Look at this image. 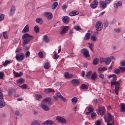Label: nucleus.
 Instances as JSON below:
<instances>
[{
    "mask_svg": "<svg viewBox=\"0 0 125 125\" xmlns=\"http://www.w3.org/2000/svg\"><path fill=\"white\" fill-rule=\"evenodd\" d=\"M22 39H24L22 43V45L24 46L27 45L33 38V37L28 33H26L24 34L22 36Z\"/></svg>",
    "mask_w": 125,
    "mask_h": 125,
    "instance_id": "nucleus-1",
    "label": "nucleus"
},
{
    "mask_svg": "<svg viewBox=\"0 0 125 125\" xmlns=\"http://www.w3.org/2000/svg\"><path fill=\"white\" fill-rule=\"evenodd\" d=\"M96 30L98 31H100L102 30L103 28L102 23L100 21H98L95 25Z\"/></svg>",
    "mask_w": 125,
    "mask_h": 125,
    "instance_id": "nucleus-2",
    "label": "nucleus"
},
{
    "mask_svg": "<svg viewBox=\"0 0 125 125\" xmlns=\"http://www.w3.org/2000/svg\"><path fill=\"white\" fill-rule=\"evenodd\" d=\"M81 52L86 58H88L90 56L89 51L86 48H84L82 49Z\"/></svg>",
    "mask_w": 125,
    "mask_h": 125,
    "instance_id": "nucleus-3",
    "label": "nucleus"
},
{
    "mask_svg": "<svg viewBox=\"0 0 125 125\" xmlns=\"http://www.w3.org/2000/svg\"><path fill=\"white\" fill-rule=\"evenodd\" d=\"M113 118L114 117L113 116L110 114L109 113L107 114V118H106L105 115L104 116V119L105 121L106 122H110Z\"/></svg>",
    "mask_w": 125,
    "mask_h": 125,
    "instance_id": "nucleus-4",
    "label": "nucleus"
},
{
    "mask_svg": "<svg viewBox=\"0 0 125 125\" xmlns=\"http://www.w3.org/2000/svg\"><path fill=\"white\" fill-rule=\"evenodd\" d=\"M42 103L44 104H46L48 103L49 105H51L52 104V103L51 102V100L49 97L43 99L42 100Z\"/></svg>",
    "mask_w": 125,
    "mask_h": 125,
    "instance_id": "nucleus-5",
    "label": "nucleus"
},
{
    "mask_svg": "<svg viewBox=\"0 0 125 125\" xmlns=\"http://www.w3.org/2000/svg\"><path fill=\"white\" fill-rule=\"evenodd\" d=\"M25 55L23 53H21L20 55H17L15 56L16 59L19 61H21L24 59Z\"/></svg>",
    "mask_w": 125,
    "mask_h": 125,
    "instance_id": "nucleus-6",
    "label": "nucleus"
},
{
    "mask_svg": "<svg viewBox=\"0 0 125 125\" xmlns=\"http://www.w3.org/2000/svg\"><path fill=\"white\" fill-rule=\"evenodd\" d=\"M105 108L104 107H102L96 110L98 114L103 115L105 112Z\"/></svg>",
    "mask_w": 125,
    "mask_h": 125,
    "instance_id": "nucleus-7",
    "label": "nucleus"
},
{
    "mask_svg": "<svg viewBox=\"0 0 125 125\" xmlns=\"http://www.w3.org/2000/svg\"><path fill=\"white\" fill-rule=\"evenodd\" d=\"M56 120L62 124L65 123L66 122V120L62 117L57 116L56 117Z\"/></svg>",
    "mask_w": 125,
    "mask_h": 125,
    "instance_id": "nucleus-8",
    "label": "nucleus"
},
{
    "mask_svg": "<svg viewBox=\"0 0 125 125\" xmlns=\"http://www.w3.org/2000/svg\"><path fill=\"white\" fill-rule=\"evenodd\" d=\"M44 15L47 17L49 19H51L52 18V13L49 12H44Z\"/></svg>",
    "mask_w": 125,
    "mask_h": 125,
    "instance_id": "nucleus-9",
    "label": "nucleus"
},
{
    "mask_svg": "<svg viewBox=\"0 0 125 125\" xmlns=\"http://www.w3.org/2000/svg\"><path fill=\"white\" fill-rule=\"evenodd\" d=\"M43 103H42L40 106L45 111H48L50 110L49 108L46 105Z\"/></svg>",
    "mask_w": 125,
    "mask_h": 125,
    "instance_id": "nucleus-10",
    "label": "nucleus"
},
{
    "mask_svg": "<svg viewBox=\"0 0 125 125\" xmlns=\"http://www.w3.org/2000/svg\"><path fill=\"white\" fill-rule=\"evenodd\" d=\"M69 19V17L67 16H63L62 17L63 21L66 24H67L68 23Z\"/></svg>",
    "mask_w": 125,
    "mask_h": 125,
    "instance_id": "nucleus-11",
    "label": "nucleus"
},
{
    "mask_svg": "<svg viewBox=\"0 0 125 125\" xmlns=\"http://www.w3.org/2000/svg\"><path fill=\"white\" fill-rule=\"evenodd\" d=\"M53 124V122L52 120H47L43 122L42 125H52Z\"/></svg>",
    "mask_w": 125,
    "mask_h": 125,
    "instance_id": "nucleus-12",
    "label": "nucleus"
},
{
    "mask_svg": "<svg viewBox=\"0 0 125 125\" xmlns=\"http://www.w3.org/2000/svg\"><path fill=\"white\" fill-rule=\"evenodd\" d=\"M97 77V75L96 73L95 72H94L92 73L90 77V78L93 81H94L96 79Z\"/></svg>",
    "mask_w": 125,
    "mask_h": 125,
    "instance_id": "nucleus-13",
    "label": "nucleus"
},
{
    "mask_svg": "<svg viewBox=\"0 0 125 125\" xmlns=\"http://www.w3.org/2000/svg\"><path fill=\"white\" fill-rule=\"evenodd\" d=\"M15 10V7L14 6H11L9 14L10 15H12L14 13Z\"/></svg>",
    "mask_w": 125,
    "mask_h": 125,
    "instance_id": "nucleus-14",
    "label": "nucleus"
},
{
    "mask_svg": "<svg viewBox=\"0 0 125 125\" xmlns=\"http://www.w3.org/2000/svg\"><path fill=\"white\" fill-rule=\"evenodd\" d=\"M100 7L101 8L104 9L106 6V4L103 1H101L100 2Z\"/></svg>",
    "mask_w": 125,
    "mask_h": 125,
    "instance_id": "nucleus-15",
    "label": "nucleus"
},
{
    "mask_svg": "<svg viewBox=\"0 0 125 125\" xmlns=\"http://www.w3.org/2000/svg\"><path fill=\"white\" fill-rule=\"evenodd\" d=\"M69 29V26H64L62 28V31L61 32V35H63Z\"/></svg>",
    "mask_w": 125,
    "mask_h": 125,
    "instance_id": "nucleus-16",
    "label": "nucleus"
},
{
    "mask_svg": "<svg viewBox=\"0 0 125 125\" xmlns=\"http://www.w3.org/2000/svg\"><path fill=\"white\" fill-rule=\"evenodd\" d=\"M71 82L75 86H78L79 83V81L78 80L74 79L71 81Z\"/></svg>",
    "mask_w": 125,
    "mask_h": 125,
    "instance_id": "nucleus-17",
    "label": "nucleus"
},
{
    "mask_svg": "<svg viewBox=\"0 0 125 125\" xmlns=\"http://www.w3.org/2000/svg\"><path fill=\"white\" fill-rule=\"evenodd\" d=\"M79 13L78 11L76 10L70 12L69 15L70 16H73L78 14Z\"/></svg>",
    "mask_w": 125,
    "mask_h": 125,
    "instance_id": "nucleus-18",
    "label": "nucleus"
},
{
    "mask_svg": "<svg viewBox=\"0 0 125 125\" xmlns=\"http://www.w3.org/2000/svg\"><path fill=\"white\" fill-rule=\"evenodd\" d=\"M56 95L59 97L64 102H65L66 101V99L64 98L60 93L58 92L56 93Z\"/></svg>",
    "mask_w": 125,
    "mask_h": 125,
    "instance_id": "nucleus-19",
    "label": "nucleus"
},
{
    "mask_svg": "<svg viewBox=\"0 0 125 125\" xmlns=\"http://www.w3.org/2000/svg\"><path fill=\"white\" fill-rule=\"evenodd\" d=\"M36 21L37 23L41 24L43 23V21L41 18H38L36 19Z\"/></svg>",
    "mask_w": 125,
    "mask_h": 125,
    "instance_id": "nucleus-20",
    "label": "nucleus"
},
{
    "mask_svg": "<svg viewBox=\"0 0 125 125\" xmlns=\"http://www.w3.org/2000/svg\"><path fill=\"white\" fill-rule=\"evenodd\" d=\"M44 92L46 93H49L50 92H54L55 91L52 88H49L48 89H45L44 90Z\"/></svg>",
    "mask_w": 125,
    "mask_h": 125,
    "instance_id": "nucleus-21",
    "label": "nucleus"
},
{
    "mask_svg": "<svg viewBox=\"0 0 125 125\" xmlns=\"http://www.w3.org/2000/svg\"><path fill=\"white\" fill-rule=\"evenodd\" d=\"M121 105L120 111L125 112V104L123 103H121L120 104Z\"/></svg>",
    "mask_w": 125,
    "mask_h": 125,
    "instance_id": "nucleus-22",
    "label": "nucleus"
},
{
    "mask_svg": "<svg viewBox=\"0 0 125 125\" xmlns=\"http://www.w3.org/2000/svg\"><path fill=\"white\" fill-rule=\"evenodd\" d=\"M29 30V26L28 25H26L24 27V29L22 31L23 33L28 32Z\"/></svg>",
    "mask_w": 125,
    "mask_h": 125,
    "instance_id": "nucleus-23",
    "label": "nucleus"
},
{
    "mask_svg": "<svg viewBox=\"0 0 125 125\" xmlns=\"http://www.w3.org/2000/svg\"><path fill=\"white\" fill-rule=\"evenodd\" d=\"M122 5V3L120 1H119L117 3L114 4V6L115 8H117L118 6H121Z\"/></svg>",
    "mask_w": 125,
    "mask_h": 125,
    "instance_id": "nucleus-24",
    "label": "nucleus"
},
{
    "mask_svg": "<svg viewBox=\"0 0 125 125\" xmlns=\"http://www.w3.org/2000/svg\"><path fill=\"white\" fill-rule=\"evenodd\" d=\"M90 34L91 33H90L87 32L86 33L84 38V39L86 40H88L90 38Z\"/></svg>",
    "mask_w": 125,
    "mask_h": 125,
    "instance_id": "nucleus-25",
    "label": "nucleus"
},
{
    "mask_svg": "<svg viewBox=\"0 0 125 125\" xmlns=\"http://www.w3.org/2000/svg\"><path fill=\"white\" fill-rule=\"evenodd\" d=\"M92 73V72L91 71H90L88 72L85 74V77L88 79L90 78V75Z\"/></svg>",
    "mask_w": 125,
    "mask_h": 125,
    "instance_id": "nucleus-26",
    "label": "nucleus"
},
{
    "mask_svg": "<svg viewBox=\"0 0 125 125\" xmlns=\"http://www.w3.org/2000/svg\"><path fill=\"white\" fill-rule=\"evenodd\" d=\"M58 5V3L56 2H54L52 6V9L53 10L55 9L57 7Z\"/></svg>",
    "mask_w": 125,
    "mask_h": 125,
    "instance_id": "nucleus-27",
    "label": "nucleus"
},
{
    "mask_svg": "<svg viewBox=\"0 0 125 125\" xmlns=\"http://www.w3.org/2000/svg\"><path fill=\"white\" fill-rule=\"evenodd\" d=\"M43 40L46 43H48L49 42V39L46 35H45L43 36Z\"/></svg>",
    "mask_w": 125,
    "mask_h": 125,
    "instance_id": "nucleus-28",
    "label": "nucleus"
},
{
    "mask_svg": "<svg viewBox=\"0 0 125 125\" xmlns=\"http://www.w3.org/2000/svg\"><path fill=\"white\" fill-rule=\"evenodd\" d=\"M11 62L10 61L6 60L4 62H3V64L4 66H6L7 64H10Z\"/></svg>",
    "mask_w": 125,
    "mask_h": 125,
    "instance_id": "nucleus-29",
    "label": "nucleus"
},
{
    "mask_svg": "<svg viewBox=\"0 0 125 125\" xmlns=\"http://www.w3.org/2000/svg\"><path fill=\"white\" fill-rule=\"evenodd\" d=\"M44 68L46 69H48L49 68V63L48 62H46L44 66Z\"/></svg>",
    "mask_w": 125,
    "mask_h": 125,
    "instance_id": "nucleus-30",
    "label": "nucleus"
},
{
    "mask_svg": "<svg viewBox=\"0 0 125 125\" xmlns=\"http://www.w3.org/2000/svg\"><path fill=\"white\" fill-rule=\"evenodd\" d=\"M5 105V103L2 100H0V108H2Z\"/></svg>",
    "mask_w": 125,
    "mask_h": 125,
    "instance_id": "nucleus-31",
    "label": "nucleus"
},
{
    "mask_svg": "<svg viewBox=\"0 0 125 125\" xmlns=\"http://www.w3.org/2000/svg\"><path fill=\"white\" fill-rule=\"evenodd\" d=\"M23 75V73L21 72H20L19 73H15V76L16 77H20Z\"/></svg>",
    "mask_w": 125,
    "mask_h": 125,
    "instance_id": "nucleus-32",
    "label": "nucleus"
},
{
    "mask_svg": "<svg viewBox=\"0 0 125 125\" xmlns=\"http://www.w3.org/2000/svg\"><path fill=\"white\" fill-rule=\"evenodd\" d=\"M73 29L77 31H79L81 30V28L79 26H75L74 27Z\"/></svg>",
    "mask_w": 125,
    "mask_h": 125,
    "instance_id": "nucleus-33",
    "label": "nucleus"
},
{
    "mask_svg": "<svg viewBox=\"0 0 125 125\" xmlns=\"http://www.w3.org/2000/svg\"><path fill=\"white\" fill-rule=\"evenodd\" d=\"M17 83H24V80L22 78L19 79L18 80Z\"/></svg>",
    "mask_w": 125,
    "mask_h": 125,
    "instance_id": "nucleus-34",
    "label": "nucleus"
},
{
    "mask_svg": "<svg viewBox=\"0 0 125 125\" xmlns=\"http://www.w3.org/2000/svg\"><path fill=\"white\" fill-rule=\"evenodd\" d=\"M99 59H98L96 58L94 60L93 64V65H96L98 63L99 61Z\"/></svg>",
    "mask_w": 125,
    "mask_h": 125,
    "instance_id": "nucleus-35",
    "label": "nucleus"
},
{
    "mask_svg": "<svg viewBox=\"0 0 125 125\" xmlns=\"http://www.w3.org/2000/svg\"><path fill=\"white\" fill-rule=\"evenodd\" d=\"M80 88L83 89H88V87L86 85L83 84L81 85Z\"/></svg>",
    "mask_w": 125,
    "mask_h": 125,
    "instance_id": "nucleus-36",
    "label": "nucleus"
},
{
    "mask_svg": "<svg viewBox=\"0 0 125 125\" xmlns=\"http://www.w3.org/2000/svg\"><path fill=\"white\" fill-rule=\"evenodd\" d=\"M71 101L73 103L75 104L77 102V98L76 97H73Z\"/></svg>",
    "mask_w": 125,
    "mask_h": 125,
    "instance_id": "nucleus-37",
    "label": "nucleus"
},
{
    "mask_svg": "<svg viewBox=\"0 0 125 125\" xmlns=\"http://www.w3.org/2000/svg\"><path fill=\"white\" fill-rule=\"evenodd\" d=\"M107 70V68L105 67H104L103 68L100 67L99 68L98 71H103Z\"/></svg>",
    "mask_w": 125,
    "mask_h": 125,
    "instance_id": "nucleus-38",
    "label": "nucleus"
},
{
    "mask_svg": "<svg viewBox=\"0 0 125 125\" xmlns=\"http://www.w3.org/2000/svg\"><path fill=\"white\" fill-rule=\"evenodd\" d=\"M40 123L37 121H35L33 122L31 124V125H40Z\"/></svg>",
    "mask_w": 125,
    "mask_h": 125,
    "instance_id": "nucleus-39",
    "label": "nucleus"
},
{
    "mask_svg": "<svg viewBox=\"0 0 125 125\" xmlns=\"http://www.w3.org/2000/svg\"><path fill=\"white\" fill-rule=\"evenodd\" d=\"M34 30L35 32L37 33L39 32V28L37 26H35L34 27Z\"/></svg>",
    "mask_w": 125,
    "mask_h": 125,
    "instance_id": "nucleus-40",
    "label": "nucleus"
},
{
    "mask_svg": "<svg viewBox=\"0 0 125 125\" xmlns=\"http://www.w3.org/2000/svg\"><path fill=\"white\" fill-rule=\"evenodd\" d=\"M14 91V90L13 89H9V94L10 96H11Z\"/></svg>",
    "mask_w": 125,
    "mask_h": 125,
    "instance_id": "nucleus-41",
    "label": "nucleus"
},
{
    "mask_svg": "<svg viewBox=\"0 0 125 125\" xmlns=\"http://www.w3.org/2000/svg\"><path fill=\"white\" fill-rule=\"evenodd\" d=\"M111 61V59L109 57L108 58L106 59V60L105 62L106 64L107 65H108L110 63Z\"/></svg>",
    "mask_w": 125,
    "mask_h": 125,
    "instance_id": "nucleus-42",
    "label": "nucleus"
},
{
    "mask_svg": "<svg viewBox=\"0 0 125 125\" xmlns=\"http://www.w3.org/2000/svg\"><path fill=\"white\" fill-rule=\"evenodd\" d=\"M93 3H91L90 4V6L91 8L92 9H95L97 7V5H95Z\"/></svg>",
    "mask_w": 125,
    "mask_h": 125,
    "instance_id": "nucleus-43",
    "label": "nucleus"
},
{
    "mask_svg": "<svg viewBox=\"0 0 125 125\" xmlns=\"http://www.w3.org/2000/svg\"><path fill=\"white\" fill-rule=\"evenodd\" d=\"M36 99L39 100L41 97V96L40 94H36L35 95Z\"/></svg>",
    "mask_w": 125,
    "mask_h": 125,
    "instance_id": "nucleus-44",
    "label": "nucleus"
},
{
    "mask_svg": "<svg viewBox=\"0 0 125 125\" xmlns=\"http://www.w3.org/2000/svg\"><path fill=\"white\" fill-rule=\"evenodd\" d=\"M91 40L94 41H95L96 40V38L94 35H92L91 37Z\"/></svg>",
    "mask_w": 125,
    "mask_h": 125,
    "instance_id": "nucleus-45",
    "label": "nucleus"
},
{
    "mask_svg": "<svg viewBox=\"0 0 125 125\" xmlns=\"http://www.w3.org/2000/svg\"><path fill=\"white\" fill-rule=\"evenodd\" d=\"M94 108L93 107H90L88 108V111L90 113H92L93 112Z\"/></svg>",
    "mask_w": 125,
    "mask_h": 125,
    "instance_id": "nucleus-46",
    "label": "nucleus"
},
{
    "mask_svg": "<svg viewBox=\"0 0 125 125\" xmlns=\"http://www.w3.org/2000/svg\"><path fill=\"white\" fill-rule=\"evenodd\" d=\"M7 33L6 32H3V36L5 39H6L8 37L7 35H6Z\"/></svg>",
    "mask_w": 125,
    "mask_h": 125,
    "instance_id": "nucleus-47",
    "label": "nucleus"
},
{
    "mask_svg": "<svg viewBox=\"0 0 125 125\" xmlns=\"http://www.w3.org/2000/svg\"><path fill=\"white\" fill-rule=\"evenodd\" d=\"M20 87L23 89H25L26 88L27 85L25 84H24L20 86Z\"/></svg>",
    "mask_w": 125,
    "mask_h": 125,
    "instance_id": "nucleus-48",
    "label": "nucleus"
},
{
    "mask_svg": "<svg viewBox=\"0 0 125 125\" xmlns=\"http://www.w3.org/2000/svg\"><path fill=\"white\" fill-rule=\"evenodd\" d=\"M69 74L68 72H66L64 73V76L67 78H69Z\"/></svg>",
    "mask_w": 125,
    "mask_h": 125,
    "instance_id": "nucleus-49",
    "label": "nucleus"
},
{
    "mask_svg": "<svg viewBox=\"0 0 125 125\" xmlns=\"http://www.w3.org/2000/svg\"><path fill=\"white\" fill-rule=\"evenodd\" d=\"M53 57L54 59H57L58 57L59 56L57 54L55 53L54 54Z\"/></svg>",
    "mask_w": 125,
    "mask_h": 125,
    "instance_id": "nucleus-50",
    "label": "nucleus"
},
{
    "mask_svg": "<svg viewBox=\"0 0 125 125\" xmlns=\"http://www.w3.org/2000/svg\"><path fill=\"white\" fill-rule=\"evenodd\" d=\"M119 69L121 70L122 72H124L125 71V67H119Z\"/></svg>",
    "mask_w": 125,
    "mask_h": 125,
    "instance_id": "nucleus-51",
    "label": "nucleus"
},
{
    "mask_svg": "<svg viewBox=\"0 0 125 125\" xmlns=\"http://www.w3.org/2000/svg\"><path fill=\"white\" fill-rule=\"evenodd\" d=\"M4 18V16L3 14H0V21L3 20Z\"/></svg>",
    "mask_w": 125,
    "mask_h": 125,
    "instance_id": "nucleus-52",
    "label": "nucleus"
},
{
    "mask_svg": "<svg viewBox=\"0 0 125 125\" xmlns=\"http://www.w3.org/2000/svg\"><path fill=\"white\" fill-rule=\"evenodd\" d=\"M4 73L2 72H0V79H2L4 75Z\"/></svg>",
    "mask_w": 125,
    "mask_h": 125,
    "instance_id": "nucleus-53",
    "label": "nucleus"
},
{
    "mask_svg": "<svg viewBox=\"0 0 125 125\" xmlns=\"http://www.w3.org/2000/svg\"><path fill=\"white\" fill-rule=\"evenodd\" d=\"M120 85H116L115 88V91H119Z\"/></svg>",
    "mask_w": 125,
    "mask_h": 125,
    "instance_id": "nucleus-54",
    "label": "nucleus"
},
{
    "mask_svg": "<svg viewBox=\"0 0 125 125\" xmlns=\"http://www.w3.org/2000/svg\"><path fill=\"white\" fill-rule=\"evenodd\" d=\"M99 77L101 79H103L104 78V74H100L99 75Z\"/></svg>",
    "mask_w": 125,
    "mask_h": 125,
    "instance_id": "nucleus-55",
    "label": "nucleus"
},
{
    "mask_svg": "<svg viewBox=\"0 0 125 125\" xmlns=\"http://www.w3.org/2000/svg\"><path fill=\"white\" fill-rule=\"evenodd\" d=\"M38 55L39 57L40 58H42L43 57V55L41 52H39Z\"/></svg>",
    "mask_w": 125,
    "mask_h": 125,
    "instance_id": "nucleus-56",
    "label": "nucleus"
},
{
    "mask_svg": "<svg viewBox=\"0 0 125 125\" xmlns=\"http://www.w3.org/2000/svg\"><path fill=\"white\" fill-rule=\"evenodd\" d=\"M30 55V52L29 51L25 53V56L26 57H28Z\"/></svg>",
    "mask_w": 125,
    "mask_h": 125,
    "instance_id": "nucleus-57",
    "label": "nucleus"
},
{
    "mask_svg": "<svg viewBox=\"0 0 125 125\" xmlns=\"http://www.w3.org/2000/svg\"><path fill=\"white\" fill-rule=\"evenodd\" d=\"M108 24V23L107 21H105L104 22V26L105 27H106L107 26Z\"/></svg>",
    "mask_w": 125,
    "mask_h": 125,
    "instance_id": "nucleus-58",
    "label": "nucleus"
},
{
    "mask_svg": "<svg viewBox=\"0 0 125 125\" xmlns=\"http://www.w3.org/2000/svg\"><path fill=\"white\" fill-rule=\"evenodd\" d=\"M114 31L118 33H119L121 31V30L119 29H115L114 30Z\"/></svg>",
    "mask_w": 125,
    "mask_h": 125,
    "instance_id": "nucleus-59",
    "label": "nucleus"
},
{
    "mask_svg": "<svg viewBox=\"0 0 125 125\" xmlns=\"http://www.w3.org/2000/svg\"><path fill=\"white\" fill-rule=\"evenodd\" d=\"M94 45L93 44H91V45H89V47L90 49V50L92 51V48L93 47Z\"/></svg>",
    "mask_w": 125,
    "mask_h": 125,
    "instance_id": "nucleus-60",
    "label": "nucleus"
},
{
    "mask_svg": "<svg viewBox=\"0 0 125 125\" xmlns=\"http://www.w3.org/2000/svg\"><path fill=\"white\" fill-rule=\"evenodd\" d=\"M105 60V59L104 58H101L100 59V61L101 62H104Z\"/></svg>",
    "mask_w": 125,
    "mask_h": 125,
    "instance_id": "nucleus-61",
    "label": "nucleus"
},
{
    "mask_svg": "<svg viewBox=\"0 0 125 125\" xmlns=\"http://www.w3.org/2000/svg\"><path fill=\"white\" fill-rule=\"evenodd\" d=\"M95 124L97 125H100L101 123L99 120H97L96 121Z\"/></svg>",
    "mask_w": 125,
    "mask_h": 125,
    "instance_id": "nucleus-62",
    "label": "nucleus"
},
{
    "mask_svg": "<svg viewBox=\"0 0 125 125\" xmlns=\"http://www.w3.org/2000/svg\"><path fill=\"white\" fill-rule=\"evenodd\" d=\"M73 33V30H70L69 33V35L70 36L72 35Z\"/></svg>",
    "mask_w": 125,
    "mask_h": 125,
    "instance_id": "nucleus-63",
    "label": "nucleus"
},
{
    "mask_svg": "<svg viewBox=\"0 0 125 125\" xmlns=\"http://www.w3.org/2000/svg\"><path fill=\"white\" fill-rule=\"evenodd\" d=\"M120 72V70L119 69H117L115 70L114 72L116 74Z\"/></svg>",
    "mask_w": 125,
    "mask_h": 125,
    "instance_id": "nucleus-64",
    "label": "nucleus"
}]
</instances>
